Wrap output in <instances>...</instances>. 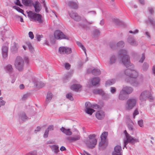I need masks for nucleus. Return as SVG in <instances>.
<instances>
[{
	"instance_id": "a878e982",
	"label": "nucleus",
	"mask_w": 155,
	"mask_h": 155,
	"mask_svg": "<svg viewBox=\"0 0 155 155\" xmlns=\"http://www.w3.org/2000/svg\"><path fill=\"white\" fill-rule=\"evenodd\" d=\"M81 87L82 86L79 84H73L71 87V90L76 92L80 91Z\"/></svg>"
},
{
	"instance_id": "ea45409f",
	"label": "nucleus",
	"mask_w": 155,
	"mask_h": 155,
	"mask_svg": "<svg viewBox=\"0 0 155 155\" xmlns=\"http://www.w3.org/2000/svg\"><path fill=\"white\" fill-rule=\"evenodd\" d=\"M13 8L16 9L18 12L21 13L23 15H25V14L24 13V10L20 8L19 7L16 6H13Z\"/></svg>"
},
{
	"instance_id": "69168bd1",
	"label": "nucleus",
	"mask_w": 155,
	"mask_h": 155,
	"mask_svg": "<svg viewBox=\"0 0 155 155\" xmlns=\"http://www.w3.org/2000/svg\"><path fill=\"white\" fill-rule=\"evenodd\" d=\"M139 32V30L137 29H136L133 32L132 31H130L129 32L130 33H133L134 34H136L137 33Z\"/></svg>"
},
{
	"instance_id": "3c124183",
	"label": "nucleus",
	"mask_w": 155,
	"mask_h": 155,
	"mask_svg": "<svg viewBox=\"0 0 155 155\" xmlns=\"http://www.w3.org/2000/svg\"><path fill=\"white\" fill-rule=\"evenodd\" d=\"M102 107V106H100L97 104L92 105V107L96 109H101Z\"/></svg>"
},
{
	"instance_id": "4468645a",
	"label": "nucleus",
	"mask_w": 155,
	"mask_h": 155,
	"mask_svg": "<svg viewBox=\"0 0 155 155\" xmlns=\"http://www.w3.org/2000/svg\"><path fill=\"white\" fill-rule=\"evenodd\" d=\"M32 81L35 86L38 88H42L45 85L42 82L40 81L37 78H32Z\"/></svg>"
},
{
	"instance_id": "cd10ccee",
	"label": "nucleus",
	"mask_w": 155,
	"mask_h": 155,
	"mask_svg": "<svg viewBox=\"0 0 155 155\" xmlns=\"http://www.w3.org/2000/svg\"><path fill=\"white\" fill-rule=\"evenodd\" d=\"M145 23L148 24L149 23L155 28V21L154 18L148 17V19L145 21Z\"/></svg>"
},
{
	"instance_id": "f8f14e48",
	"label": "nucleus",
	"mask_w": 155,
	"mask_h": 155,
	"mask_svg": "<svg viewBox=\"0 0 155 155\" xmlns=\"http://www.w3.org/2000/svg\"><path fill=\"white\" fill-rule=\"evenodd\" d=\"M85 106L86 108L85 111L88 114L91 115L92 113L95 111L94 110L91 108L92 107V105L90 102H86Z\"/></svg>"
},
{
	"instance_id": "864d4df0",
	"label": "nucleus",
	"mask_w": 155,
	"mask_h": 155,
	"mask_svg": "<svg viewBox=\"0 0 155 155\" xmlns=\"http://www.w3.org/2000/svg\"><path fill=\"white\" fill-rule=\"evenodd\" d=\"M71 66V65L68 63H66L65 64V68L67 70L69 69L70 68Z\"/></svg>"
},
{
	"instance_id": "c756f323",
	"label": "nucleus",
	"mask_w": 155,
	"mask_h": 155,
	"mask_svg": "<svg viewBox=\"0 0 155 155\" xmlns=\"http://www.w3.org/2000/svg\"><path fill=\"white\" fill-rule=\"evenodd\" d=\"M19 118L21 120L24 121H26L29 119L28 117L27 116L25 113L23 112L20 113Z\"/></svg>"
},
{
	"instance_id": "a211bd4d",
	"label": "nucleus",
	"mask_w": 155,
	"mask_h": 155,
	"mask_svg": "<svg viewBox=\"0 0 155 155\" xmlns=\"http://www.w3.org/2000/svg\"><path fill=\"white\" fill-rule=\"evenodd\" d=\"M33 5L35 12L37 13H39L41 9V5L39 2L36 1L34 3H33Z\"/></svg>"
},
{
	"instance_id": "473e14b6",
	"label": "nucleus",
	"mask_w": 155,
	"mask_h": 155,
	"mask_svg": "<svg viewBox=\"0 0 155 155\" xmlns=\"http://www.w3.org/2000/svg\"><path fill=\"white\" fill-rule=\"evenodd\" d=\"M5 71L8 73H11L13 71V68L12 65L10 64L7 65L5 68Z\"/></svg>"
},
{
	"instance_id": "338daca9",
	"label": "nucleus",
	"mask_w": 155,
	"mask_h": 155,
	"mask_svg": "<svg viewBox=\"0 0 155 155\" xmlns=\"http://www.w3.org/2000/svg\"><path fill=\"white\" fill-rule=\"evenodd\" d=\"M5 103V102L3 100H2L0 101V107H1L2 106L4 105Z\"/></svg>"
},
{
	"instance_id": "f3484780",
	"label": "nucleus",
	"mask_w": 155,
	"mask_h": 155,
	"mask_svg": "<svg viewBox=\"0 0 155 155\" xmlns=\"http://www.w3.org/2000/svg\"><path fill=\"white\" fill-rule=\"evenodd\" d=\"M127 40V42L132 46H136L138 45L137 42L136 41L134 38L131 35L129 36Z\"/></svg>"
},
{
	"instance_id": "7c9ffc66",
	"label": "nucleus",
	"mask_w": 155,
	"mask_h": 155,
	"mask_svg": "<svg viewBox=\"0 0 155 155\" xmlns=\"http://www.w3.org/2000/svg\"><path fill=\"white\" fill-rule=\"evenodd\" d=\"M68 4L70 7L74 9H77L78 8V6L77 4L74 2L70 1L68 2Z\"/></svg>"
},
{
	"instance_id": "393cba45",
	"label": "nucleus",
	"mask_w": 155,
	"mask_h": 155,
	"mask_svg": "<svg viewBox=\"0 0 155 155\" xmlns=\"http://www.w3.org/2000/svg\"><path fill=\"white\" fill-rule=\"evenodd\" d=\"M95 115L98 119L101 120L105 117V114L103 111L100 110L96 112Z\"/></svg>"
},
{
	"instance_id": "bb28decb",
	"label": "nucleus",
	"mask_w": 155,
	"mask_h": 155,
	"mask_svg": "<svg viewBox=\"0 0 155 155\" xmlns=\"http://www.w3.org/2000/svg\"><path fill=\"white\" fill-rule=\"evenodd\" d=\"M60 130L61 132L67 135L70 136L72 134L69 129H66L63 127H62Z\"/></svg>"
},
{
	"instance_id": "c85d7f7f",
	"label": "nucleus",
	"mask_w": 155,
	"mask_h": 155,
	"mask_svg": "<svg viewBox=\"0 0 155 155\" xmlns=\"http://www.w3.org/2000/svg\"><path fill=\"white\" fill-rule=\"evenodd\" d=\"M81 137L79 134L71 137L68 140L71 142H73L80 140Z\"/></svg>"
},
{
	"instance_id": "c03bdc74",
	"label": "nucleus",
	"mask_w": 155,
	"mask_h": 155,
	"mask_svg": "<svg viewBox=\"0 0 155 155\" xmlns=\"http://www.w3.org/2000/svg\"><path fill=\"white\" fill-rule=\"evenodd\" d=\"M100 34V31L97 29H95L93 31V35L94 36H97Z\"/></svg>"
},
{
	"instance_id": "f03ea898",
	"label": "nucleus",
	"mask_w": 155,
	"mask_h": 155,
	"mask_svg": "<svg viewBox=\"0 0 155 155\" xmlns=\"http://www.w3.org/2000/svg\"><path fill=\"white\" fill-rule=\"evenodd\" d=\"M124 133L125 134L126 139L124 140V146L123 148V149H124L125 147L127 148L126 146L128 143H130L133 145L135 143L139 142V140L138 139L134 138L130 136L127 133L126 130L124 131Z\"/></svg>"
},
{
	"instance_id": "72a5a7b5",
	"label": "nucleus",
	"mask_w": 155,
	"mask_h": 155,
	"mask_svg": "<svg viewBox=\"0 0 155 155\" xmlns=\"http://www.w3.org/2000/svg\"><path fill=\"white\" fill-rule=\"evenodd\" d=\"M93 93L95 94H98L102 95L104 94V92L101 89H96L93 91Z\"/></svg>"
},
{
	"instance_id": "0eeeda50",
	"label": "nucleus",
	"mask_w": 155,
	"mask_h": 155,
	"mask_svg": "<svg viewBox=\"0 0 155 155\" xmlns=\"http://www.w3.org/2000/svg\"><path fill=\"white\" fill-rule=\"evenodd\" d=\"M137 98L133 97L129 99L127 101L126 107L127 110H130L133 109L135 106L137 102Z\"/></svg>"
},
{
	"instance_id": "2eb2a0df",
	"label": "nucleus",
	"mask_w": 155,
	"mask_h": 155,
	"mask_svg": "<svg viewBox=\"0 0 155 155\" xmlns=\"http://www.w3.org/2000/svg\"><path fill=\"white\" fill-rule=\"evenodd\" d=\"M69 15L75 21H79L81 20V17L75 12L72 11L71 13L69 12Z\"/></svg>"
},
{
	"instance_id": "5701e85b",
	"label": "nucleus",
	"mask_w": 155,
	"mask_h": 155,
	"mask_svg": "<svg viewBox=\"0 0 155 155\" xmlns=\"http://www.w3.org/2000/svg\"><path fill=\"white\" fill-rule=\"evenodd\" d=\"M122 90L127 95L130 94L133 92V89L131 87L126 86L123 87Z\"/></svg>"
},
{
	"instance_id": "6e6d98bb",
	"label": "nucleus",
	"mask_w": 155,
	"mask_h": 155,
	"mask_svg": "<svg viewBox=\"0 0 155 155\" xmlns=\"http://www.w3.org/2000/svg\"><path fill=\"white\" fill-rule=\"evenodd\" d=\"M48 133L49 131L48 130L46 129L43 135V137L45 138H47L48 137Z\"/></svg>"
},
{
	"instance_id": "39448f33",
	"label": "nucleus",
	"mask_w": 155,
	"mask_h": 155,
	"mask_svg": "<svg viewBox=\"0 0 155 155\" xmlns=\"http://www.w3.org/2000/svg\"><path fill=\"white\" fill-rule=\"evenodd\" d=\"M25 63L24 60L20 56H17L15 61L14 65L15 68L19 71L23 70Z\"/></svg>"
},
{
	"instance_id": "c9c22d12",
	"label": "nucleus",
	"mask_w": 155,
	"mask_h": 155,
	"mask_svg": "<svg viewBox=\"0 0 155 155\" xmlns=\"http://www.w3.org/2000/svg\"><path fill=\"white\" fill-rule=\"evenodd\" d=\"M32 2L31 0H22V3L24 5L26 6L31 5Z\"/></svg>"
},
{
	"instance_id": "412c9836",
	"label": "nucleus",
	"mask_w": 155,
	"mask_h": 155,
	"mask_svg": "<svg viewBox=\"0 0 155 155\" xmlns=\"http://www.w3.org/2000/svg\"><path fill=\"white\" fill-rule=\"evenodd\" d=\"M52 93L50 91L48 92L45 102V106L47 105L50 102L52 98Z\"/></svg>"
},
{
	"instance_id": "4c0bfd02",
	"label": "nucleus",
	"mask_w": 155,
	"mask_h": 155,
	"mask_svg": "<svg viewBox=\"0 0 155 155\" xmlns=\"http://www.w3.org/2000/svg\"><path fill=\"white\" fill-rule=\"evenodd\" d=\"M76 43L78 46L81 48L84 51V52L85 54L87 55L86 54V50L84 46L82 45V44L79 41H77Z\"/></svg>"
},
{
	"instance_id": "e2e57ef3",
	"label": "nucleus",
	"mask_w": 155,
	"mask_h": 155,
	"mask_svg": "<svg viewBox=\"0 0 155 155\" xmlns=\"http://www.w3.org/2000/svg\"><path fill=\"white\" fill-rule=\"evenodd\" d=\"M15 4L18 5L21 7L22 6V5L21 4L20 1L19 0H16V2H15Z\"/></svg>"
},
{
	"instance_id": "de8ad7c7",
	"label": "nucleus",
	"mask_w": 155,
	"mask_h": 155,
	"mask_svg": "<svg viewBox=\"0 0 155 155\" xmlns=\"http://www.w3.org/2000/svg\"><path fill=\"white\" fill-rule=\"evenodd\" d=\"M116 91V89L115 87H110V92L112 94H115Z\"/></svg>"
},
{
	"instance_id": "9b49d317",
	"label": "nucleus",
	"mask_w": 155,
	"mask_h": 155,
	"mask_svg": "<svg viewBox=\"0 0 155 155\" xmlns=\"http://www.w3.org/2000/svg\"><path fill=\"white\" fill-rule=\"evenodd\" d=\"M125 74L130 78H137L138 73L136 71L130 69H127L124 71Z\"/></svg>"
},
{
	"instance_id": "0e129e2a",
	"label": "nucleus",
	"mask_w": 155,
	"mask_h": 155,
	"mask_svg": "<svg viewBox=\"0 0 155 155\" xmlns=\"http://www.w3.org/2000/svg\"><path fill=\"white\" fill-rule=\"evenodd\" d=\"M15 17L16 18H20V21L21 22H24V21L23 18L21 17L18 16V15H15Z\"/></svg>"
},
{
	"instance_id": "6e6552de",
	"label": "nucleus",
	"mask_w": 155,
	"mask_h": 155,
	"mask_svg": "<svg viewBox=\"0 0 155 155\" xmlns=\"http://www.w3.org/2000/svg\"><path fill=\"white\" fill-rule=\"evenodd\" d=\"M54 36L55 38L57 40L61 39H69L68 36L64 35L61 31L57 30L54 33Z\"/></svg>"
},
{
	"instance_id": "f257e3e1",
	"label": "nucleus",
	"mask_w": 155,
	"mask_h": 155,
	"mask_svg": "<svg viewBox=\"0 0 155 155\" xmlns=\"http://www.w3.org/2000/svg\"><path fill=\"white\" fill-rule=\"evenodd\" d=\"M118 57L120 62L127 68L131 66L130 57L126 50L123 49L119 50L118 53Z\"/></svg>"
},
{
	"instance_id": "603ef678",
	"label": "nucleus",
	"mask_w": 155,
	"mask_h": 155,
	"mask_svg": "<svg viewBox=\"0 0 155 155\" xmlns=\"http://www.w3.org/2000/svg\"><path fill=\"white\" fill-rule=\"evenodd\" d=\"M28 45L30 51L31 52H33L34 50L33 47L32 46L31 43H28Z\"/></svg>"
},
{
	"instance_id": "4d7b16f0",
	"label": "nucleus",
	"mask_w": 155,
	"mask_h": 155,
	"mask_svg": "<svg viewBox=\"0 0 155 155\" xmlns=\"http://www.w3.org/2000/svg\"><path fill=\"white\" fill-rule=\"evenodd\" d=\"M46 130H48L49 131L53 130H54V126L52 125L49 126Z\"/></svg>"
},
{
	"instance_id": "4be33fe9",
	"label": "nucleus",
	"mask_w": 155,
	"mask_h": 155,
	"mask_svg": "<svg viewBox=\"0 0 155 155\" xmlns=\"http://www.w3.org/2000/svg\"><path fill=\"white\" fill-rule=\"evenodd\" d=\"M19 47V45L17 43L14 42L13 46H12L11 48V52L14 54L17 53Z\"/></svg>"
},
{
	"instance_id": "680f3d73",
	"label": "nucleus",
	"mask_w": 155,
	"mask_h": 155,
	"mask_svg": "<svg viewBox=\"0 0 155 155\" xmlns=\"http://www.w3.org/2000/svg\"><path fill=\"white\" fill-rule=\"evenodd\" d=\"M106 141L104 140H101V141L100 142L99 146V147H101L102 146L103 144L105 143Z\"/></svg>"
},
{
	"instance_id": "a18cd8bd",
	"label": "nucleus",
	"mask_w": 155,
	"mask_h": 155,
	"mask_svg": "<svg viewBox=\"0 0 155 155\" xmlns=\"http://www.w3.org/2000/svg\"><path fill=\"white\" fill-rule=\"evenodd\" d=\"M43 37V35H40L38 34H37L35 36L38 41H40L41 40V38Z\"/></svg>"
},
{
	"instance_id": "a19ab883",
	"label": "nucleus",
	"mask_w": 155,
	"mask_h": 155,
	"mask_svg": "<svg viewBox=\"0 0 155 155\" xmlns=\"http://www.w3.org/2000/svg\"><path fill=\"white\" fill-rule=\"evenodd\" d=\"M124 43L123 41H120L117 43V46L118 47H123L124 46Z\"/></svg>"
},
{
	"instance_id": "f704fd0d",
	"label": "nucleus",
	"mask_w": 155,
	"mask_h": 155,
	"mask_svg": "<svg viewBox=\"0 0 155 155\" xmlns=\"http://www.w3.org/2000/svg\"><path fill=\"white\" fill-rule=\"evenodd\" d=\"M116 80L115 78H112L110 80L107 81L105 83V85L106 86L107 85H112L115 83Z\"/></svg>"
},
{
	"instance_id": "5fc2aeb1",
	"label": "nucleus",
	"mask_w": 155,
	"mask_h": 155,
	"mask_svg": "<svg viewBox=\"0 0 155 155\" xmlns=\"http://www.w3.org/2000/svg\"><path fill=\"white\" fill-rule=\"evenodd\" d=\"M138 123L139 126L141 127H143V121L142 120H140L138 121Z\"/></svg>"
},
{
	"instance_id": "423d86ee",
	"label": "nucleus",
	"mask_w": 155,
	"mask_h": 155,
	"mask_svg": "<svg viewBox=\"0 0 155 155\" xmlns=\"http://www.w3.org/2000/svg\"><path fill=\"white\" fill-rule=\"evenodd\" d=\"M147 98L150 100L153 99V97L150 92L147 91L142 92L139 97V99L141 102H142L146 101Z\"/></svg>"
},
{
	"instance_id": "dca6fc26",
	"label": "nucleus",
	"mask_w": 155,
	"mask_h": 155,
	"mask_svg": "<svg viewBox=\"0 0 155 155\" xmlns=\"http://www.w3.org/2000/svg\"><path fill=\"white\" fill-rule=\"evenodd\" d=\"M87 73L89 74L92 73L95 75H98L101 74V72L100 69L96 68L93 69L89 68L87 69Z\"/></svg>"
},
{
	"instance_id": "9d476101",
	"label": "nucleus",
	"mask_w": 155,
	"mask_h": 155,
	"mask_svg": "<svg viewBox=\"0 0 155 155\" xmlns=\"http://www.w3.org/2000/svg\"><path fill=\"white\" fill-rule=\"evenodd\" d=\"M100 78H92L91 81L88 82L87 86L89 88L93 86L98 87L100 85Z\"/></svg>"
},
{
	"instance_id": "13d9d810",
	"label": "nucleus",
	"mask_w": 155,
	"mask_h": 155,
	"mask_svg": "<svg viewBox=\"0 0 155 155\" xmlns=\"http://www.w3.org/2000/svg\"><path fill=\"white\" fill-rule=\"evenodd\" d=\"M148 10L150 13L151 15H153L154 13V12L153 8L152 7H150L148 8Z\"/></svg>"
},
{
	"instance_id": "79ce46f5",
	"label": "nucleus",
	"mask_w": 155,
	"mask_h": 155,
	"mask_svg": "<svg viewBox=\"0 0 155 155\" xmlns=\"http://www.w3.org/2000/svg\"><path fill=\"white\" fill-rule=\"evenodd\" d=\"M116 58L114 55H112L110 58V63L112 64L115 63Z\"/></svg>"
},
{
	"instance_id": "774afa93",
	"label": "nucleus",
	"mask_w": 155,
	"mask_h": 155,
	"mask_svg": "<svg viewBox=\"0 0 155 155\" xmlns=\"http://www.w3.org/2000/svg\"><path fill=\"white\" fill-rule=\"evenodd\" d=\"M139 114L138 111L136 110H135L134 112L133 115L134 117H135L136 115L138 114Z\"/></svg>"
},
{
	"instance_id": "37998d69",
	"label": "nucleus",
	"mask_w": 155,
	"mask_h": 155,
	"mask_svg": "<svg viewBox=\"0 0 155 155\" xmlns=\"http://www.w3.org/2000/svg\"><path fill=\"white\" fill-rule=\"evenodd\" d=\"M72 96L73 95L71 93H69L67 94L66 95V97L67 98L69 99L70 100L72 101L74 100V98Z\"/></svg>"
},
{
	"instance_id": "e433bc0d",
	"label": "nucleus",
	"mask_w": 155,
	"mask_h": 155,
	"mask_svg": "<svg viewBox=\"0 0 155 155\" xmlns=\"http://www.w3.org/2000/svg\"><path fill=\"white\" fill-rule=\"evenodd\" d=\"M107 135L108 132H104L101 135V140L106 141Z\"/></svg>"
},
{
	"instance_id": "09e8293b",
	"label": "nucleus",
	"mask_w": 155,
	"mask_h": 155,
	"mask_svg": "<svg viewBox=\"0 0 155 155\" xmlns=\"http://www.w3.org/2000/svg\"><path fill=\"white\" fill-rule=\"evenodd\" d=\"M145 59V54H144L143 53L142 54V57H141V58H140V59L139 61V62L141 63H143Z\"/></svg>"
},
{
	"instance_id": "b1692460",
	"label": "nucleus",
	"mask_w": 155,
	"mask_h": 155,
	"mask_svg": "<svg viewBox=\"0 0 155 155\" xmlns=\"http://www.w3.org/2000/svg\"><path fill=\"white\" fill-rule=\"evenodd\" d=\"M8 48L5 46H3L2 48V54L3 58H6L8 56Z\"/></svg>"
},
{
	"instance_id": "052dcab7",
	"label": "nucleus",
	"mask_w": 155,
	"mask_h": 155,
	"mask_svg": "<svg viewBox=\"0 0 155 155\" xmlns=\"http://www.w3.org/2000/svg\"><path fill=\"white\" fill-rule=\"evenodd\" d=\"M28 35L29 37L31 38V39H33L34 38V35L33 32L31 31L29 32L28 33Z\"/></svg>"
},
{
	"instance_id": "2f4dec72",
	"label": "nucleus",
	"mask_w": 155,
	"mask_h": 155,
	"mask_svg": "<svg viewBox=\"0 0 155 155\" xmlns=\"http://www.w3.org/2000/svg\"><path fill=\"white\" fill-rule=\"evenodd\" d=\"M50 147L51 148L52 150L54 151L55 153H58V152L59 151V147L57 146L54 145L52 146L50 145Z\"/></svg>"
},
{
	"instance_id": "7ed1b4c3",
	"label": "nucleus",
	"mask_w": 155,
	"mask_h": 155,
	"mask_svg": "<svg viewBox=\"0 0 155 155\" xmlns=\"http://www.w3.org/2000/svg\"><path fill=\"white\" fill-rule=\"evenodd\" d=\"M95 134L90 135L88 136L89 139L84 141V143L90 148L93 149L95 147L97 143V140L95 138Z\"/></svg>"
},
{
	"instance_id": "6ab92c4d",
	"label": "nucleus",
	"mask_w": 155,
	"mask_h": 155,
	"mask_svg": "<svg viewBox=\"0 0 155 155\" xmlns=\"http://www.w3.org/2000/svg\"><path fill=\"white\" fill-rule=\"evenodd\" d=\"M121 147L120 146H115L114 148V152L112 153V155H122L121 152Z\"/></svg>"
},
{
	"instance_id": "49530a36",
	"label": "nucleus",
	"mask_w": 155,
	"mask_h": 155,
	"mask_svg": "<svg viewBox=\"0 0 155 155\" xmlns=\"http://www.w3.org/2000/svg\"><path fill=\"white\" fill-rule=\"evenodd\" d=\"M110 47L111 48L114 49L116 48V45H115V43L114 42H111L110 44Z\"/></svg>"
},
{
	"instance_id": "ddd939ff",
	"label": "nucleus",
	"mask_w": 155,
	"mask_h": 155,
	"mask_svg": "<svg viewBox=\"0 0 155 155\" xmlns=\"http://www.w3.org/2000/svg\"><path fill=\"white\" fill-rule=\"evenodd\" d=\"M59 51L61 54H68L72 52V50L71 48L62 47L59 48Z\"/></svg>"
},
{
	"instance_id": "20e7f679",
	"label": "nucleus",
	"mask_w": 155,
	"mask_h": 155,
	"mask_svg": "<svg viewBox=\"0 0 155 155\" xmlns=\"http://www.w3.org/2000/svg\"><path fill=\"white\" fill-rule=\"evenodd\" d=\"M27 14L28 17L31 20L37 21L39 23L43 22V21L41 18L42 15L41 14L33 12L31 11L27 12Z\"/></svg>"
},
{
	"instance_id": "bf43d9fd",
	"label": "nucleus",
	"mask_w": 155,
	"mask_h": 155,
	"mask_svg": "<svg viewBox=\"0 0 155 155\" xmlns=\"http://www.w3.org/2000/svg\"><path fill=\"white\" fill-rule=\"evenodd\" d=\"M127 127L130 130H132L133 129V126L132 124H127Z\"/></svg>"
},
{
	"instance_id": "aec40b11",
	"label": "nucleus",
	"mask_w": 155,
	"mask_h": 155,
	"mask_svg": "<svg viewBox=\"0 0 155 155\" xmlns=\"http://www.w3.org/2000/svg\"><path fill=\"white\" fill-rule=\"evenodd\" d=\"M118 99L120 100H125L128 98L127 95L122 90H121L118 96Z\"/></svg>"
},
{
	"instance_id": "1a4fd4ad",
	"label": "nucleus",
	"mask_w": 155,
	"mask_h": 155,
	"mask_svg": "<svg viewBox=\"0 0 155 155\" xmlns=\"http://www.w3.org/2000/svg\"><path fill=\"white\" fill-rule=\"evenodd\" d=\"M137 78H125V81L133 86L137 87L140 84V81L137 79Z\"/></svg>"
},
{
	"instance_id": "58836bf2",
	"label": "nucleus",
	"mask_w": 155,
	"mask_h": 155,
	"mask_svg": "<svg viewBox=\"0 0 155 155\" xmlns=\"http://www.w3.org/2000/svg\"><path fill=\"white\" fill-rule=\"evenodd\" d=\"M149 65L147 62H144L143 64L142 69L144 71H147L149 68Z\"/></svg>"
},
{
	"instance_id": "8fccbe9b",
	"label": "nucleus",
	"mask_w": 155,
	"mask_h": 155,
	"mask_svg": "<svg viewBox=\"0 0 155 155\" xmlns=\"http://www.w3.org/2000/svg\"><path fill=\"white\" fill-rule=\"evenodd\" d=\"M29 96V94H24L22 98V100L24 101L26 100L28 97Z\"/></svg>"
}]
</instances>
